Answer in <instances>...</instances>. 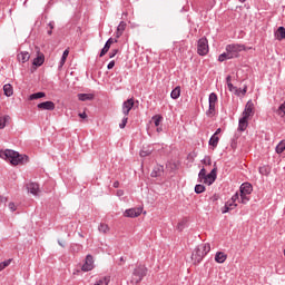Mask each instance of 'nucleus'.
Segmentation results:
<instances>
[{
	"mask_svg": "<svg viewBox=\"0 0 285 285\" xmlns=\"http://www.w3.org/2000/svg\"><path fill=\"white\" fill-rule=\"evenodd\" d=\"M0 158L4 159L6 161H10L12 166H19V164H27L28 161L27 155H20L18 151L12 149H1Z\"/></svg>",
	"mask_w": 285,
	"mask_h": 285,
	"instance_id": "nucleus-1",
	"label": "nucleus"
},
{
	"mask_svg": "<svg viewBox=\"0 0 285 285\" xmlns=\"http://www.w3.org/2000/svg\"><path fill=\"white\" fill-rule=\"evenodd\" d=\"M210 253V244L209 243H204L198 245L193 254H191V259L194 264H199Z\"/></svg>",
	"mask_w": 285,
	"mask_h": 285,
	"instance_id": "nucleus-2",
	"label": "nucleus"
},
{
	"mask_svg": "<svg viewBox=\"0 0 285 285\" xmlns=\"http://www.w3.org/2000/svg\"><path fill=\"white\" fill-rule=\"evenodd\" d=\"M148 273V268H146V266L144 265H139L137 266L131 275V284H139V282H141L144 279V277H146Z\"/></svg>",
	"mask_w": 285,
	"mask_h": 285,
	"instance_id": "nucleus-3",
	"label": "nucleus"
},
{
	"mask_svg": "<svg viewBox=\"0 0 285 285\" xmlns=\"http://www.w3.org/2000/svg\"><path fill=\"white\" fill-rule=\"evenodd\" d=\"M225 50L232 55L233 59H235L236 57H238L239 52H242L243 50H246V47L239 43H232V45H227Z\"/></svg>",
	"mask_w": 285,
	"mask_h": 285,
	"instance_id": "nucleus-4",
	"label": "nucleus"
},
{
	"mask_svg": "<svg viewBox=\"0 0 285 285\" xmlns=\"http://www.w3.org/2000/svg\"><path fill=\"white\" fill-rule=\"evenodd\" d=\"M208 39L206 37H203L197 42V52L200 57H206V53L208 52Z\"/></svg>",
	"mask_w": 285,
	"mask_h": 285,
	"instance_id": "nucleus-5",
	"label": "nucleus"
},
{
	"mask_svg": "<svg viewBox=\"0 0 285 285\" xmlns=\"http://www.w3.org/2000/svg\"><path fill=\"white\" fill-rule=\"evenodd\" d=\"M92 268H95V258L92 257V255L88 254L85 258L81 271H83V273H88L92 271Z\"/></svg>",
	"mask_w": 285,
	"mask_h": 285,
	"instance_id": "nucleus-6",
	"label": "nucleus"
},
{
	"mask_svg": "<svg viewBox=\"0 0 285 285\" xmlns=\"http://www.w3.org/2000/svg\"><path fill=\"white\" fill-rule=\"evenodd\" d=\"M132 108H135V99L129 98L126 101H124V104H122V115H125V117H128V115H130V110H132Z\"/></svg>",
	"mask_w": 285,
	"mask_h": 285,
	"instance_id": "nucleus-7",
	"label": "nucleus"
},
{
	"mask_svg": "<svg viewBox=\"0 0 285 285\" xmlns=\"http://www.w3.org/2000/svg\"><path fill=\"white\" fill-rule=\"evenodd\" d=\"M254 108L255 105L253 104V100H248L243 111V117H245V119L253 117L255 115Z\"/></svg>",
	"mask_w": 285,
	"mask_h": 285,
	"instance_id": "nucleus-8",
	"label": "nucleus"
},
{
	"mask_svg": "<svg viewBox=\"0 0 285 285\" xmlns=\"http://www.w3.org/2000/svg\"><path fill=\"white\" fill-rule=\"evenodd\" d=\"M26 188H27L28 193H30L35 197H37V195H39V193H41L39 185L35 181L27 183Z\"/></svg>",
	"mask_w": 285,
	"mask_h": 285,
	"instance_id": "nucleus-9",
	"label": "nucleus"
},
{
	"mask_svg": "<svg viewBox=\"0 0 285 285\" xmlns=\"http://www.w3.org/2000/svg\"><path fill=\"white\" fill-rule=\"evenodd\" d=\"M217 179V167H214L207 176H205L204 184H207L208 186L215 184V180Z\"/></svg>",
	"mask_w": 285,
	"mask_h": 285,
	"instance_id": "nucleus-10",
	"label": "nucleus"
},
{
	"mask_svg": "<svg viewBox=\"0 0 285 285\" xmlns=\"http://www.w3.org/2000/svg\"><path fill=\"white\" fill-rule=\"evenodd\" d=\"M37 108H39V110H55L56 106H55V102L52 101H45V102L38 104Z\"/></svg>",
	"mask_w": 285,
	"mask_h": 285,
	"instance_id": "nucleus-11",
	"label": "nucleus"
},
{
	"mask_svg": "<svg viewBox=\"0 0 285 285\" xmlns=\"http://www.w3.org/2000/svg\"><path fill=\"white\" fill-rule=\"evenodd\" d=\"M239 191L242 195H250V193H253V185H250V183H243L239 187Z\"/></svg>",
	"mask_w": 285,
	"mask_h": 285,
	"instance_id": "nucleus-12",
	"label": "nucleus"
},
{
	"mask_svg": "<svg viewBox=\"0 0 285 285\" xmlns=\"http://www.w3.org/2000/svg\"><path fill=\"white\" fill-rule=\"evenodd\" d=\"M141 210L139 208H130L125 212V217H139Z\"/></svg>",
	"mask_w": 285,
	"mask_h": 285,
	"instance_id": "nucleus-13",
	"label": "nucleus"
},
{
	"mask_svg": "<svg viewBox=\"0 0 285 285\" xmlns=\"http://www.w3.org/2000/svg\"><path fill=\"white\" fill-rule=\"evenodd\" d=\"M18 61L20 63H27V61H30V53L28 51H21L18 53Z\"/></svg>",
	"mask_w": 285,
	"mask_h": 285,
	"instance_id": "nucleus-14",
	"label": "nucleus"
},
{
	"mask_svg": "<svg viewBox=\"0 0 285 285\" xmlns=\"http://www.w3.org/2000/svg\"><path fill=\"white\" fill-rule=\"evenodd\" d=\"M246 128H248V118L242 117V118L238 120V130H239L240 132H244V130H246Z\"/></svg>",
	"mask_w": 285,
	"mask_h": 285,
	"instance_id": "nucleus-15",
	"label": "nucleus"
},
{
	"mask_svg": "<svg viewBox=\"0 0 285 285\" xmlns=\"http://www.w3.org/2000/svg\"><path fill=\"white\" fill-rule=\"evenodd\" d=\"M227 255L223 252H217L215 255V262H217V264H224V262H226L227 259Z\"/></svg>",
	"mask_w": 285,
	"mask_h": 285,
	"instance_id": "nucleus-16",
	"label": "nucleus"
},
{
	"mask_svg": "<svg viewBox=\"0 0 285 285\" xmlns=\"http://www.w3.org/2000/svg\"><path fill=\"white\" fill-rule=\"evenodd\" d=\"M68 55H70V51L68 49H66L63 51L62 57L58 65L59 70H61L63 68V66H66V60L68 59Z\"/></svg>",
	"mask_w": 285,
	"mask_h": 285,
	"instance_id": "nucleus-17",
	"label": "nucleus"
},
{
	"mask_svg": "<svg viewBox=\"0 0 285 285\" xmlns=\"http://www.w3.org/2000/svg\"><path fill=\"white\" fill-rule=\"evenodd\" d=\"M3 92H4L6 97H12V95H14V89L12 88V85H10V83L4 85Z\"/></svg>",
	"mask_w": 285,
	"mask_h": 285,
	"instance_id": "nucleus-18",
	"label": "nucleus"
},
{
	"mask_svg": "<svg viewBox=\"0 0 285 285\" xmlns=\"http://www.w3.org/2000/svg\"><path fill=\"white\" fill-rule=\"evenodd\" d=\"M125 30H126V22L120 21V23L117 27L116 38L119 39V37H121V35H124Z\"/></svg>",
	"mask_w": 285,
	"mask_h": 285,
	"instance_id": "nucleus-19",
	"label": "nucleus"
},
{
	"mask_svg": "<svg viewBox=\"0 0 285 285\" xmlns=\"http://www.w3.org/2000/svg\"><path fill=\"white\" fill-rule=\"evenodd\" d=\"M216 115V105H209L208 109L206 110V117L213 118Z\"/></svg>",
	"mask_w": 285,
	"mask_h": 285,
	"instance_id": "nucleus-20",
	"label": "nucleus"
},
{
	"mask_svg": "<svg viewBox=\"0 0 285 285\" xmlns=\"http://www.w3.org/2000/svg\"><path fill=\"white\" fill-rule=\"evenodd\" d=\"M275 37L278 41H282V39L285 38V28L278 27L277 31L275 32Z\"/></svg>",
	"mask_w": 285,
	"mask_h": 285,
	"instance_id": "nucleus-21",
	"label": "nucleus"
},
{
	"mask_svg": "<svg viewBox=\"0 0 285 285\" xmlns=\"http://www.w3.org/2000/svg\"><path fill=\"white\" fill-rule=\"evenodd\" d=\"M229 59H233V55H230L228 51L218 56V61H220V63H223V61H228Z\"/></svg>",
	"mask_w": 285,
	"mask_h": 285,
	"instance_id": "nucleus-22",
	"label": "nucleus"
},
{
	"mask_svg": "<svg viewBox=\"0 0 285 285\" xmlns=\"http://www.w3.org/2000/svg\"><path fill=\"white\" fill-rule=\"evenodd\" d=\"M92 98V94H78L79 101H90Z\"/></svg>",
	"mask_w": 285,
	"mask_h": 285,
	"instance_id": "nucleus-23",
	"label": "nucleus"
},
{
	"mask_svg": "<svg viewBox=\"0 0 285 285\" xmlns=\"http://www.w3.org/2000/svg\"><path fill=\"white\" fill-rule=\"evenodd\" d=\"M43 61H46V57L43 55H40L33 59L32 63L39 67V66H43Z\"/></svg>",
	"mask_w": 285,
	"mask_h": 285,
	"instance_id": "nucleus-24",
	"label": "nucleus"
},
{
	"mask_svg": "<svg viewBox=\"0 0 285 285\" xmlns=\"http://www.w3.org/2000/svg\"><path fill=\"white\" fill-rule=\"evenodd\" d=\"M170 97L171 99H177L178 97H181V87L178 86L175 89H173Z\"/></svg>",
	"mask_w": 285,
	"mask_h": 285,
	"instance_id": "nucleus-25",
	"label": "nucleus"
},
{
	"mask_svg": "<svg viewBox=\"0 0 285 285\" xmlns=\"http://www.w3.org/2000/svg\"><path fill=\"white\" fill-rule=\"evenodd\" d=\"M8 121H10V116H0V130H3V128H6V124H8Z\"/></svg>",
	"mask_w": 285,
	"mask_h": 285,
	"instance_id": "nucleus-26",
	"label": "nucleus"
},
{
	"mask_svg": "<svg viewBox=\"0 0 285 285\" xmlns=\"http://www.w3.org/2000/svg\"><path fill=\"white\" fill-rule=\"evenodd\" d=\"M209 146H213V148H217L218 144H219V137L213 135L208 141Z\"/></svg>",
	"mask_w": 285,
	"mask_h": 285,
	"instance_id": "nucleus-27",
	"label": "nucleus"
},
{
	"mask_svg": "<svg viewBox=\"0 0 285 285\" xmlns=\"http://www.w3.org/2000/svg\"><path fill=\"white\" fill-rule=\"evenodd\" d=\"M151 119H153V121H154L156 128H159L161 121H164V116H161V115H156V116H154Z\"/></svg>",
	"mask_w": 285,
	"mask_h": 285,
	"instance_id": "nucleus-28",
	"label": "nucleus"
},
{
	"mask_svg": "<svg viewBox=\"0 0 285 285\" xmlns=\"http://www.w3.org/2000/svg\"><path fill=\"white\" fill-rule=\"evenodd\" d=\"M43 97H46V92L39 91V92L30 95L29 99L32 101L35 99H43Z\"/></svg>",
	"mask_w": 285,
	"mask_h": 285,
	"instance_id": "nucleus-29",
	"label": "nucleus"
},
{
	"mask_svg": "<svg viewBox=\"0 0 285 285\" xmlns=\"http://www.w3.org/2000/svg\"><path fill=\"white\" fill-rule=\"evenodd\" d=\"M208 104L212 106L217 105V94L215 92L209 94Z\"/></svg>",
	"mask_w": 285,
	"mask_h": 285,
	"instance_id": "nucleus-30",
	"label": "nucleus"
},
{
	"mask_svg": "<svg viewBox=\"0 0 285 285\" xmlns=\"http://www.w3.org/2000/svg\"><path fill=\"white\" fill-rule=\"evenodd\" d=\"M151 154H153V149L150 147H144L140 150V157H148Z\"/></svg>",
	"mask_w": 285,
	"mask_h": 285,
	"instance_id": "nucleus-31",
	"label": "nucleus"
},
{
	"mask_svg": "<svg viewBox=\"0 0 285 285\" xmlns=\"http://www.w3.org/2000/svg\"><path fill=\"white\" fill-rule=\"evenodd\" d=\"M285 150V140H281L279 144L276 146L277 155H282Z\"/></svg>",
	"mask_w": 285,
	"mask_h": 285,
	"instance_id": "nucleus-32",
	"label": "nucleus"
},
{
	"mask_svg": "<svg viewBox=\"0 0 285 285\" xmlns=\"http://www.w3.org/2000/svg\"><path fill=\"white\" fill-rule=\"evenodd\" d=\"M205 190H206V186H204V185H196L195 186L196 195H202V193H204Z\"/></svg>",
	"mask_w": 285,
	"mask_h": 285,
	"instance_id": "nucleus-33",
	"label": "nucleus"
},
{
	"mask_svg": "<svg viewBox=\"0 0 285 285\" xmlns=\"http://www.w3.org/2000/svg\"><path fill=\"white\" fill-rule=\"evenodd\" d=\"M98 230H99V233L106 234L110 230V227H108V225H106V224H100L98 227Z\"/></svg>",
	"mask_w": 285,
	"mask_h": 285,
	"instance_id": "nucleus-34",
	"label": "nucleus"
},
{
	"mask_svg": "<svg viewBox=\"0 0 285 285\" xmlns=\"http://www.w3.org/2000/svg\"><path fill=\"white\" fill-rule=\"evenodd\" d=\"M70 248H71V253H79V250H81V248H83V246H81L79 244H71Z\"/></svg>",
	"mask_w": 285,
	"mask_h": 285,
	"instance_id": "nucleus-35",
	"label": "nucleus"
},
{
	"mask_svg": "<svg viewBox=\"0 0 285 285\" xmlns=\"http://www.w3.org/2000/svg\"><path fill=\"white\" fill-rule=\"evenodd\" d=\"M227 88H228L229 92H234L235 91V95H239V89H237V87H234L233 82H228L227 83Z\"/></svg>",
	"mask_w": 285,
	"mask_h": 285,
	"instance_id": "nucleus-36",
	"label": "nucleus"
},
{
	"mask_svg": "<svg viewBox=\"0 0 285 285\" xmlns=\"http://www.w3.org/2000/svg\"><path fill=\"white\" fill-rule=\"evenodd\" d=\"M248 202H250L248 194H240V204H247Z\"/></svg>",
	"mask_w": 285,
	"mask_h": 285,
	"instance_id": "nucleus-37",
	"label": "nucleus"
},
{
	"mask_svg": "<svg viewBox=\"0 0 285 285\" xmlns=\"http://www.w3.org/2000/svg\"><path fill=\"white\" fill-rule=\"evenodd\" d=\"M108 50H110V45H108L107 42L105 43L104 48L100 51L99 57H104L105 55H107Z\"/></svg>",
	"mask_w": 285,
	"mask_h": 285,
	"instance_id": "nucleus-38",
	"label": "nucleus"
},
{
	"mask_svg": "<svg viewBox=\"0 0 285 285\" xmlns=\"http://www.w3.org/2000/svg\"><path fill=\"white\" fill-rule=\"evenodd\" d=\"M12 264V259H7L4 262L0 263V271H3V268H8V265Z\"/></svg>",
	"mask_w": 285,
	"mask_h": 285,
	"instance_id": "nucleus-39",
	"label": "nucleus"
},
{
	"mask_svg": "<svg viewBox=\"0 0 285 285\" xmlns=\"http://www.w3.org/2000/svg\"><path fill=\"white\" fill-rule=\"evenodd\" d=\"M258 170L261 175H268L271 173V169H268L267 166L259 167Z\"/></svg>",
	"mask_w": 285,
	"mask_h": 285,
	"instance_id": "nucleus-40",
	"label": "nucleus"
},
{
	"mask_svg": "<svg viewBox=\"0 0 285 285\" xmlns=\"http://www.w3.org/2000/svg\"><path fill=\"white\" fill-rule=\"evenodd\" d=\"M206 176H207V174H206V168L203 167V168L200 169L199 174H198V179L205 180V179H206Z\"/></svg>",
	"mask_w": 285,
	"mask_h": 285,
	"instance_id": "nucleus-41",
	"label": "nucleus"
},
{
	"mask_svg": "<svg viewBox=\"0 0 285 285\" xmlns=\"http://www.w3.org/2000/svg\"><path fill=\"white\" fill-rule=\"evenodd\" d=\"M161 176V168H155L151 171V177H160Z\"/></svg>",
	"mask_w": 285,
	"mask_h": 285,
	"instance_id": "nucleus-42",
	"label": "nucleus"
},
{
	"mask_svg": "<svg viewBox=\"0 0 285 285\" xmlns=\"http://www.w3.org/2000/svg\"><path fill=\"white\" fill-rule=\"evenodd\" d=\"M225 204L227 205L229 210H234L235 208H237V204L233 203L232 200H228Z\"/></svg>",
	"mask_w": 285,
	"mask_h": 285,
	"instance_id": "nucleus-43",
	"label": "nucleus"
},
{
	"mask_svg": "<svg viewBox=\"0 0 285 285\" xmlns=\"http://www.w3.org/2000/svg\"><path fill=\"white\" fill-rule=\"evenodd\" d=\"M126 124H128V116H125L121 120V122L119 124V128L124 129L126 128Z\"/></svg>",
	"mask_w": 285,
	"mask_h": 285,
	"instance_id": "nucleus-44",
	"label": "nucleus"
},
{
	"mask_svg": "<svg viewBox=\"0 0 285 285\" xmlns=\"http://www.w3.org/2000/svg\"><path fill=\"white\" fill-rule=\"evenodd\" d=\"M119 52V49H112L109 52V59H114V57H117V53Z\"/></svg>",
	"mask_w": 285,
	"mask_h": 285,
	"instance_id": "nucleus-45",
	"label": "nucleus"
},
{
	"mask_svg": "<svg viewBox=\"0 0 285 285\" xmlns=\"http://www.w3.org/2000/svg\"><path fill=\"white\" fill-rule=\"evenodd\" d=\"M203 161H204V164H206L207 166H210V165L213 164V160L210 159L209 156H206Z\"/></svg>",
	"mask_w": 285,
	"mask_h": 285,
	"instance_id": "nucleus-46",
	"label": "nucleus"
},
{
	"mask_svg": "<svg viewBox=\"0 0 285 285\" xmlns=\"http://www.w3.org/2000/svg\"><path fill=\"white\" fill-rule=\"evenodd\" d=\"M9 209L11 213H14V210H17V205H14V203H9Z\"/></svg>",
	"mask_w": 285,
	"mask_h": 285,
	"instance_id": "nucleus-47",
	"label": "nucleus"
},
{
	"mask_svg": "<svg viewBox=\"0 0 285 285\" xmlns=\"http://www.w3.org/2000/svg\"><path fill=\"white\" fill-rule=\"evenodd\" d=\"M237 199H239V194L236 193L234 196H232L229 202H233L235 204V202H237Z\"/></svg>",
	"mask_w": 285,
	"mask_h": 285,
	"instance_id": "nucleus-48",
	"label": "nucleus"
},
{
	"mask_svg": "<svg viewBox=\"0 0 285 285\" xmlns=\"http://www.w3.org/2000/svg\"><path fill=\"white\" fill-rule=\"evenodd\" d=\"M115 68V60H111L108 65H107V69L108 70H112Z\"/></svg>",
	"mask_w": 285,
	"mask_h": 285,
	"instance_id": "nucleus-49",
	"label": "nucleus"
},
{
	"mask_svg": "<svg viewBox=\"0 0 285 285\" xmlns=\"http://www.w3.org/2000/svg\"><path fill=\"white\" fill-rule=\"evenodd\" d=\"M106 43H108V46H112V43H117V39H112V38H109Z\"/></svg>",
	"mask_w": 285,
	"mask_h": 285,
	"instance_id": "nucleus-50",
	"label": "nucleus"
},
{
	"mask_svg": "<svg viewBox=\"0 0 285 285\" xmlns=\"http://www.w3.org/2000/svg\"><path fill=\"white\" fill-rule=\"evenodd\" d=\"M229 208L227 207V205L225 204V206L223 207V209H222V214L224 215V214H226V213H229Z\"/></svg>",
	"mask_w": 285,
	"mask_h": 285,
	"instance_id": "nucleus-51",
	"label": "nucleus"
},
{
	"mask_svg": "<svg viewBox=\"0 0 285 285\" xmlns=\"http://www.w3.org/2000/svg\"><path fill=\"white\" fill-rule=\"evenodd\" d=\"M217 199H219V196L217 194H214L212 197H210V202H217Z\"/></svg>",
	"mask_w": 285,
	"mask_h": 285,
	"instance_id": "nucleus-52",
	"label": "nucleus"
},
{
	"mask_svg": "<svg viewBox=\"0 0 285 285\" xmlns=\"http://www.w3.org/2000/svg\"><path fill=\"white\" fill-rule=\"evenodd\" d=\"M48 28H49V30H55V21H50L48 23Z\"/></svg>",
	"mask_w": 285,
	"mask_h": 285,
	"instance_id": "nucleus-53",
	"label": "nucleus"
},
{
	"mask_svg": "<svg viewBox=\"0 0 285 285\" xmlns=\"http://www.w3.org/2000/svg\"><path fill=\"white\" fill-rule=\"evenodd\" d=\"M79 117H80V119H87L88 115L86 114V111H83V112L79 114Z\"/></svg>",
	"mask_w": 285,
	"mask_h": 285,
	"instance_id": "nucleus-54",
	"label": "nucleus"
},
{
	"mask_svg": "<svg viewBox=\"0 0 285 285\" xmlns=\"http://www.w3.org/2000/svg\"><path fill=\"white\" fill-rule=\"evenodd\" d=\"M219 132H222V128H218L216 131H215V137H217L219 135Z\"/></svg>",
	"mask_w": 285,
	"mask_h": 285,
	"instance_id": "nucleus-55",
	"label": "nucleus"
},
{
	"mask_svg": "<svg viewBox=\"0 0 285 285\" xmlns=\"http://www.w3.org/2000/svg\"><path fill=\"white\" fill-rule=\"evenodd\" d=\"M184 228V224L183 223H179L178 224V230H181Z\"/></svg>",
	"mask_w": 285,
	"mask_h": 285,
	"instance_id": "nucleus-56",
	"label": "nucleus"
},
{
	"mask_svg": "<svg viewBox=\"0 0 285 285\" xmlns=\"http://www.w3.org/2000/svg\"><path fill=\"white\" fill-rule=\"evenodd\" d=\"M114 188H119V181L114 183Z\"/></svg>",
	"mask_w": 285,
	"mask_h": 285,
	"instance_id": "nucleus-57",
	"label": "nucleus"
},
{
	"mask_svg": "<svg viewBox=\"0 0 285 285\" xmlns=\"http://www.w3.org/2000/svg\"><path fill=\"white\" fill-rule=\"evenodd\" d=\"M226 81H227V83H230L232 77H230V76H227Z\"/></svg>",
	"mask_w": 285,
	"mask_h": 285,
	"instance_id": "nucleus-58",
	"label": "nucleus"
},
{
	"mask_svg": "<svg viewBox=\"0 0 285 285\" xmlns=\"http://www.w3.org/2000/svg\"><path fill=\"white\" fill-rule=\"evenodd\" d=\"M157 132H161V130H164L161 127H157Z\"/></svg>",
	"mask_w": 285,
	"mask_h": 285,
	"instance_id": "nucleus-59",
	"label": "nucleus"
},
{
	"mask_svg": "<svg viewBox=\"0 0 285 285\" xmlns=\"http://www.w3.org/2000/svg\"><path fill=\"white\" fill-rule=\"evenodd\" d=\"M246 90H247V88L245 87V88L243 89V91H242V95H246Z\"/></svg>",
	"mask_w": 285,
	"mask_h": 285,
	"instance_id": "nucleus-60",
	"label": "nucleus"
},
{
	"mask_svg": "<svg viewBox=\"0 0 285 285\" xmlns=\"http://www.w3.org/2000/svg\"><path fill=\"white\" fill-rule=\"evenodd\" d=\"M58 244H59V246H61L62 248H63V243H61V240H58Z\"/></svg>",
	"mask_w": 285,
	"mask_h": 285,
	"instance_id": "nucleus-61",
	"label": "nucleus"
},
{
	"mask_svg": "<svg viewBox=\"0 0 285 285\" xmlns=\"http://www.w3.org/2000/svg\"><path fill=\"white\" fill-rule=\"evenodd\" d=\"M47 33L50 36V35H52V29H49L48 31H47Z\"/></svg>",
	"mask_w": 285,
	"mask_h": 285,
	"instance_id": "nucleus-62",
	"label": "nucleus"
},
{
	"mask_svg": "<svg viewBox=\"0 0 285 285\" xmlns=\"http://www.w3.org/2000/svg\"><path fill=\"white\" fill-rule=\"evenodd\" d=\"M120 262H126V258H124V256H121Z\"/></svg>",
	"mask_w": 285,
	"mask_h": 285,
	"instance_id": "nucleus-63",
	"label": "nucleus"
},
{
	"mask_svg": "<svg viewBox=\"0 0 285 285\" xmlns=\"http://www.w3.org/2000/svg\"><path fill=\"white\" fill-rule=\"evenodd\" d=\"M240 3H246V0H238Z\"/></svg>",
	"mask_w": 285,
	"mask_h": 285,
	"instance_id": "nucleus-64",
	"label": "nucleus"
}]
</instances>
